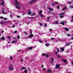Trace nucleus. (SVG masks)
I'll list each match as a JSON object with an SVG mask.
<instances>
[{
	"label": "nucleus",
	"instance_id": "18",
	"mask_svg": "<svg viewBox=\"0 0 73 73\" xmlns=\"http://www.w3.org/2000/svg\"><path fill=\"white\" fill-rule=\"evenodd\" d=\"M65 30L66 31H69V29H68V28H67L66 27H65Z\"/></svg>",
	"mask_w": 73,
	"mask_h": 73
},
{
	"label": "nucleus",
	"instance_id": "46",
	"mask_svg": "<svg viewBox=\"0 0 73 73\" xmlns=\"http://www.w3.org/2000/svg\"><path fill=\"white\" fill-rule=\"evenodd\" d=\"M57 8H58V9H60V6H58Z\"/></svg>",
	"mask_w": 73,
	"mask_h": 73
},
{
	"label": "nucleus",
	"instance_id": "34",
	"mask_svg": "<svg viewBox=\"0 0 73 73\" xmlns=\"http://www.w3.org/2000/svg\"><path fill=\"white\" fill-rule=\"evenodd\" d=\"M16 8H17V9H20V7H19L16 6Z\"/></svg>",
	"mask_w": 73,
	"mask_h": 73
},
{
	"label": "nucleus",
	"instance_id": "21",
	"mask_svg": "<svg viewBox=\"0 0 73 73\" xmlns=\"http://www.w3.org/2000/svg\"><path fill=\"white\" fill-rule=\"evenodd\" d=\"M58 21H56L54 23V24H58Z\"/></svg>",
	"mask_w": 73,
	"mask_h": 73
},
{
	"label": "nucleus",
	"instance_id": "59",
	"mask_svg": "<svg viewBox=\"0 0 73 73\" xmlns=\"http://www.w3.org/2000/svg\"><path fill=\"white\" fill-rule=\"evenodd\" d=\"M58 2H55L54 3V4H58Z\"/></svg>",
	"mask_w": 73,
	"mask_h": 73
},
{
	"label": "nucleus",
	"instance_id": "57",
	"mask_svg": "<svg viewBox=\"0 0 73 73\" xmlns=\"http://www.w3.org/2000/svg\"><path fill=\"white\" fill-rule=\"evenodd\" d=\"M20 36H17V38H20Z\"/></svg>",
	"mask_w": 73,
	"mask_h": 73
},
{
	"label": "nucleus",
	"instance_id": "49",
	"mask_svg": "<svg viewBox=\"0 0 73 73\" xmlns=\"http://www.w3.org/2000/svg\"><path fill=\"white\" fill-rule=\"evenodd\" d=\"M24 15H26V14H25V13H23L22 15H23V16H24Z\"/></svg>",
	"mask_w": 73,
	"mask_h": 73
},
{
	"label": "nucleus",
	"instance_id": "23",
	"mask_svg": "<svg viewBox=\"0 0 73 73\" xmlns=\"http://www.w3.org/2000/svg\"><path fill=\"white\" fill-rule=\"evenodd\" d=\"M39 15L41 17H44V16L42 15H41V14H39Z\"/></svg>",
	"mask_w": 73,
	"mask_h": 73
},
{
	"label": "nucleus",
	"instance_id": "30",
	"mask_svg": "<svg viewBox=\"0 0 73 73\" xmlns=\"http://www.w3.org/2000/svg\"><path fill=\"white\" fill-rule=\"evenodd\" d=\"M57 57H58V58H61V56H60L58 55H57Z\"/></svg>",
	"mask_w": 73,
	"mask_h": 73
},
{
	"label": "nucleus",
	"instance_id": "52",
	"mask_svg": "<svg viewBox=\"0 0 73 73\" xmlns=\"http://www.w3.org/2000/svg\"><path fill=\"white\" fill-rule=\"evenodd\" d=\"M39 42H40L41 43H42V41H41V40H39Z\"/></svg>",
	"mask_w": 73,
	"mask_h": 73
},
{
	"label": "nucleus",
	"instance_id": "36",
	"mask_svg": "<svg viewBox=\"0 0 73 73\" xmlns=\"http://www.w3.org/2000/svg\"><path fill=\"white\" fill-rule=\"evenodd\" d=\"M21 61L22 62H23V61H24V60H23V58H21Z\"/></svg>",
	"mask_w": 73,
	"mask_h": 73
},
{
	"label": "nucleus",
	"instance_id": "58",
	"mask_svg": "<svg viewBox=\"0 0 73 73\" xmlns=\"http://www.w3.org/2000/svg\"><path fill=\"white\" fill-rule=\"evenodd\" d=\"M26 18L27 19H31V17H27Z\"/></svg>",
	"mask_w": 73,
	"mask_h": 73
},
{
	"label": "nucleus",
	"instance_id": "64",
	"mask_svg": "<svg viewBox=\"0 0 73 73\" xmlns=\"http://www.w3.org/2000/svg\"><path fill=\"white\" fill-rule=\"evenodd\" d=\"M71 63L72 65H73V62H71Z\"/></svg>",
	"mask_w": 73,
	"mask_h": 73
},
{
	"label": "nucleus",
	"instance_id": "24",
	"mask_svg": "<svg viewBox=\"0 0 73 73\" xmlns=\"http://www.w3.org/2000/svg\"><path fill=\"white\" fill-rule=\"evenodd\" d=\"M61 50L62 51V52H64V48H61Z\"/></svg>",
	"mask_w": 73,
	"mask_h": 73
},
{
	"label": "nucleus",
	"instance_id": "8",
	"mask_svg": "<svg viewBox=\"0 0 73 73\" xmlns=\"http://www.w3.org/2000/svg\"><path fill=\"white\" fill-rule=\"evenodd\" d=\"M24 69L25 70L26 69V68L25 67H23L21 69V70H24Z\"/></svg>",
	"mask_w": 73,
	"mask_h": 73
},
{
	"label": "nucleus",
	"instance_id": "7",
	"mask_svg": "<svg viewBox=\"0 0 73 73\" xmlns=\"http://www.w3.org/2000/svg\"><path fill=\"white\" fill-rule=\"evenodd\" d=\"M35 1V0H32L30 1V4H33Z\"/></svg>",
	"mask_w": 73,
	"mask_h": 73
},
{
	"label": "nucleus",
	"instance_id": "42",
	"mask_svg": "<svg viewBox=\"0 0 73 73\" xmlns=\"http://www.w3.org/2000/svg\"><path fill=\"white\" fill-rule=\"evenodd\" d=\"M0 19H4V18L3 17H1Z\"/></svg>",
	"mask_w": 73,
	"mask_h": 73
},
{
	"label": "nucleus",
	"instance_id": "5",
	"mask_svg": "<svg viewBox=\"0 0 73 73\" xmlns=\"http://www.w3.org/2000/svg\"><path fill=\"white\" fill-rule=\"evenodd\" d=\"M33 37V35L31 34L29 36H28L26 38H31V37Z\"/></svg>",
	"mask_w": 73,
	"mask_h": 73
},
{
	"label": "nucleus",
	"instance_id": "32",
	"mask_svg": "<svg viewBox=\"0 0 73 73\" xmlns=\"http://www.w3.org/2000/svg\"><path fill=\"white\" fill-rule=\"evenodd\" d=\"M1 40L2 39V40H5V38L4 37H2L1 38H0Z\"/></svg>",
	"mask_w": 73,
	"mask_h": 73
},
{
	"label": "nucleus",
	"instance_id": "26",
	"mask_svg": "<svg viewBox=\"0 0 73 73\" xmlns=\"http://www.w3.org/2000/svg\"><path fill=\"white\" fill-rule=\"evenodd\" d=\"M3 13H4V14H7V13H5L4 11H3V10L2 11Z\"/></svg>",
	"mask_w": 73,
	"mask_h": 73
},
{
	"label": "nucleus",
	"instance_id": "16",
	"mask_svg": "<svg viewBox=\"0 0 73 73\" xmlns=\"http://www.w3.org/2000/svg\"><path fill=\"white\" fill-rule=\"evenodd\" d=\"M10 59L11 60V61H13V57L12 56H10Z\"/></svg>",
	"mask_w": 73,
	"mask_h": 73
},
{
	"label": "nucleus",
	"instance_id": "41",
	"mask_svg": "<svg viewBox=\"0 0 73 73\" xmlns=\"http://www.w3.org/2000/svg\"><path fill=\"white\" fill-rule=\"evenodd\" d=\"M57 50L58 52H59V51H60V50H59V49L57 48Z\"/></svg>",
	"mask_w": 73,
	"mask_h": 73
},
{
	"label": "nucleus",
	"instance_id": "56",
	"mask_svg": "<svg viewBox=\"0 0 73 73\" xmlns=\"http://www.w3.org/2000/svg\"><path fill=\"white\" fill-rule=\"evenodd\" d=\"M12 27L13 28L14 27H15V25H13V26H12Z\"/></svg>",
	"mask_w": 73,
	"mask_h": 73
},
{
	"label": "nucleus",
	"instance_id": "27",
	"mask_svg": "<svg viewBox=\"0 0 73 73\" xmlns=\"http://www.w3.org/2000/svg\"><path fill=\"white\" fill-rule=\"evenodd\" d=\"M42 11H39V14H41V13H42Z\"/></svg>",
	"mask_w": 73,
	"mask_h": 73
},
{
	"label": "nucleus",
	"instance_id": "48",
	"mask_svg": "<svg viewBox=\"0 0 73 73\" xmlns=\"http://www.w3.org/2000/svg\"><path fill=\"white\" fill-rule=\"evenodd\" d=\"M17 17H18V18H20V16L19 15H17Z\"/></svg>",
	"mask_w": 73,
	"mask_h": 73
},
{
	"label": "nucleus",
	"instance_id": "6",
	"mask_svg": "<svg viewBox=\"0 0 73 73\" xmlns=\"http://www.w3.org/2000/svg\"><path fill=\"white\" fill-rule=\"evenodd\" d=\"M28 13H27L28 15H31V14H32V13L31 12V10H29L27 11Z\"/></svg>",
	"mask_w": 73,
	"mask_h": 73
},
{
	"label": "nucleus",
	"instance_id": "43",
	"mask_svg": "<svg viewBox=\"0 0 73 73\" xmlns=\"http://www.w3.org/2000/svg\"><path fill=\"white\" fill-rule=\"evenodd\" d=\"M51 40H54V39H55V38H51Z\"/></svg>",
	"mask_w": 73,
	"mask_h": 73
},
{
	"label": "nucleus",
	"instance_id": "20",
	"mask_svg": "<svg viewBox=\"0 0 73 73\" xmlns=\"http://www.w3.org/2000/svg\"><path fill=\"white\" fill-rule=\"evenodd\" d=\"M24 72L25 73H28V70H27L26 69L25 70Z\"/></svg>",
	"mask_w": 73,
	"mask_h": 73
},
{
	"label": "nucleus",
	"instance_id": "17",
	"mask_svg": "<svg viewBox=\"0 0 73 73\" xmlns=\"http://www.w3.org/2000/svg\"><path fill=\"white\" fill-rule=\"evenodd\" d=\"M50 45V44H48L47 43L45 44L46 46H47V47H48V46H49Z\"/></svg>",
	"mask_w": 73,
	"mask_h": 73
},
{
	"label": "nucleus",
	"instance_id": "28",
	"mask_svg": "<svg viewBox=\"0 0 73 73\" xmlns=\"http://www.w3.org/2000/svg\"><path fill=\"white\" fill-rule=\"evenodd\" d=\"M62 40H63V39H59V40L60 41H62Z\"/></svg>",
	"mask_w": 73,
	"mask_h": 73
},
{
	"label": "nucleus",
	"instance_id": "63",
	"mask_svg": "<svg viewBox=\"0 0 73 73\" xmlns=\"http://www.w3.org/2000/svg\"><path fill=\"white\" fill-rule=\"evenodd\" d=\"M46 70V68H44L43 69V70Z\"/></svg>",
	"mask_w": 73,
	"mask_h": 73
},
{
	"label": "nucleus",
	"instance_id": "47",
	"mask_svg": "<svg viewBox=\"0 0 73 73\" xmlns=\"http://www.w3.org/2000/svg\"><path fill=\"white\" fill-rule=\"evenodd\" d=\"M3 19H5V20H7V18H4Z\"/></svg>",
	"mask_w": 73,
	"mask_h": 73
},
{
	"label": "nucleus",
	"instance_id": "35",
	"mask_svg": "<svg viewBox=\"0 0 73 73\" xmlns=\"http://www.w3.org/2000/svg\"><path fill=\"white\" fill-rule=\"evenodd\" d=\"M55 54H57L58 53L57 52V51L55 50Z\"/></svg>",
	"mask_w": 73,
	"mask_h": 73
},
{
	"label": "nucleus",
	"instance_id": "22",
	"mask_svg": "<svg viewBox=\"0 0 73 73\" xmlns=\"http://www.w3.org/2000/svg\"><path fill=\"white\" fill-rule=\"evenodd\" d=\"M64 23H65L64 21H63L62 22H61L60 23V24H62L63 25H64Z\"/></svg>",
	"mask_w": 73,
	"mask_h": 73
},
{
	"label": "nucleus",
	"instance_id": "60",
	"mask_svg": "<svg viewBox=\"0 0 73 73\" xmlns=\"http://www.w3.org/2000/svg\"><path fill=\"white\" fill-rule=\"evenodd\" d=\"M24 33L26 34V35H27V32H24Z\"/></svg>",
	"mask_w": 73,
	"mask_h": 73
},
{
	"label": "nucleus",
	"instance_id": "10",
	"mask_svg": "<svg viewBox=\"0 0 73 73\" xmlns=\"http://www.w3.org/2000/svg\"><path fill=\"white\" fill-rule=\"evenodd\" d=\"M47 72L48 73H50L52 72V71L50 69H48L47 70Z\"/></svg>",
	"mask_w": 73,
	"mask_h": 73
},
{
	"label": "nucleus",
	"instance_id": "38",
	"mask_svg": "<svg viewBox=\"0 0 73 73\" xmlns=\"http://www.w3.org/2000/svg\"><path fill=\"white\" fill-rule=\"evenodd\" d=\"M67 36H68V37H69V36H70L71 35H69V34H66Z\"/></svg>",
	"mask_w": 73,
	"mask_h": 73
},
{
	"label": "nucleus",
	"instance_id": "9",
	"mask_svg": "<svg viewBox=\"0 0 73 73\" xmlns=\"http://www.w3.org/2000/svg\"><path fill=\"white\" fill-rule=\"evenodd\" d=\"M32 48H33L32 46H31L30 47H28V49H29V50H32Z\"/></svg>",
	"mask_w": 73,
	"mask_h": 73
},
{
	"label": "nucleus",
	"instance_id": "25",
	"mask_svg": "<svg viewBox=\"0 0 73 73\" xmlns=\"http://www.w3.org/2000/svg\"><path fill=\"white\" fill-rule=\"evenodd\" d=\"M12 43H16L17 41H13L12 42Z\"/></svg>",
	"mask_w": 73,
	"mask_h": 73
},
{
	"label": "nucleus",
	"instance_id": "12",
	"mask_svg": "<svg viewBox=\"0 0 73 73\" xmlns=\"http://www.w3.org/2000/svg\"><path fill=\"white\" fill-rule=\"evenodd\" d=\"M36 15V13L34 12L31 15V16H35Z\"/></svg>",
	"mask_w": 73,
	"mask_h": 73
},
{
	"label": "nucleus",
	"instance_id": "1",
	"mask_svg": "<svg viewBox=\"0 0 73 73\" xmlns=\"http://www.w3.org/2000/svg\"><path fill=\"white\" fill-rule=\"evenodd\" d=\"M8 69L9 70H11L12 71L14 69L13 68V67L12 65H10L8 66Z\"/></svg>",
	"mask_w": 73,
	"mask_h": 73
},
{
	"label": "nucleus",
	"instance_id": "62",
	"mask_svg": "<svg viewBox=\"0 0 73 73\" xmlns=\"http://www.w3.org/2000/svg\"><path fill=\"white\" fill-rule=\"evenodd\" d=\"M68 3L69 4H70L71 3H72V2H68Z\"/></svg>",
	"mask_w": 73,
	"mask_h": 73
},
{
	"label": "nucleus",
	"instance_id": "37",
	"mask_svg": "<svg viewBox=\"0 0 73 73\" xmlns=\"http://www.w3.org/2000/svg\"><path fill=\"white\" fill-rule=\"evenodd\" d=\"M65 13H62V14H61L60 15H59L60 16H61V15H64V14Z\"/></svg>",
	"mask_w": 73,
	"mask_h": 73
},
{
	"label": "nucleus",
	"instance_id": "55",
	"mask_svg": "<svg viewBox=\"0 0 73 73\" xmlns=\"http://www.w3.org/2000/svg\"><path fill=\"white\" fill-rule=\"evenodd\" d=\"M11 38V36L7 37V38Z\"/></svg>",
	"mask_w": 73,
	"mask_h": 73
},
{
	"label": "nucleus",
	"instance_id": "19",
	"mask_svg": "<svg viewBox=\"0 0 73 73\" xmlns=\"http://www.w3.org/2000/svg\"><path fill=\"white\" fill-rule=\"evenodd\" d=\"M67 8V7H63V8L62 9V11H64Z\"/></svg>",
	"mask_w": 73,
	"mask_h": 73
},
{
	"label": "nucleus",
	"instance_id": "14",
	"mask_svg": "<svg viewBox=\"0 0 73 73\" xmlns=\"http://www.w3.org/2000/svg\"><path fill=\"white\" fill-rule=\"evenodd\" d=\"M72 44V42L68 43L66 45V46H69V45L70 44Z\"/></svg>",
	"mask_w": 73,
	"mask_h": 73
},
{
	"label": "nucleus",
	"instance_id": "11",
	"mask_svg": "<svg viewBox=\"0 0 73 73\" xmlns=\"http://www.w3.org/2000/svg\"><path fill=\"white\" fill-rule=\"evenodd\" d=\"M72 19H71L70 21L71 22H73V15L72 16Z\"/></svg>",
	"mask_w": 73,
	"mask_h": 73
},
{
	"label": "nucleus",
	"instance_id": "44",
	"mask_svg": "<svg viewBox=\"0 0 73 73\" xmlns=\"http://www.w3.org/2000/svg\"><path fill=\"white\" fill-rule=\"evenodd\" d=\"M46 57H48L49 56V55H46Z\"/></svg>",
	"mask_w": 73,
	"mask_h": 73
},
{
	"label": "nucleus",
	"instance_id": "2",
	"mask_svg": "<svg viewBox=\"0 0 73 73\" xmlns=\"http://www.w3.org/2000/svg\"><path fill=\"white\" fill-rule=\"evenodd\" d=\"M60 64H56V69H60Z\"/></svg>",
	"mask_w": 73,
	"mask_h": 73
},
{
	"label": "nucleus",
	"instance_id": "31",
	"mask_svg": "<svg viewBox=\"0 0 73 73\" xmlns=\"http://www.w3.org/2000/svg\"><path fill=\"white\" fill-rule=\"evenodd\" d=\"M2 3H1V5H3L4 4L3 2V1H1Z\"/></svg>",
	"mask_w": 73,
	"mask_h": 73
},
{
	"label": "nucleus",
	"instance_id": "4",
	"mask_svg": "<svg viewBox=\"0 0 73 73\" xmlns=\"http://www.w3.org/2000/svg\"><path fill=\"white\" fill-rule=\"evenodd\" d=\"M3 21H2L1 22V24H2V25H4V24H8V23H9V22L8 21L5 22L4 23H3Z\"/></svg>",
	"mask_w": 73,
	"mask_h": 73
},
{
	"label": "nucleus",
	"instance_id": "53",
	"mask_svg": "<svg viewBox=\"0 0 73 73\" xmlns=\"http://www.w3.org/2000/svg\"><path fill=\"white\" fill-rule=\"evenodd\" d=\"M39 24H40V25H41V26H42V24H41V23H40Z\"/></svg>",
	"mask_w": 73,
	"mask_h": 73
},
{
	"label": "nucleus",
	"instance_id": "40",
	"mask_svg": "<svg viewBox=\"0 0 73 73\" xmlns=\"http://www.w3.org/2000/svg\"><path fill=\"white\" fill-rule=\"evenodd\" d=\"M70 8H73V6H70Z\"/></svg>",
	"mask_w": 73,
	"mask_h": 73
},
{
	"label": "nucleus",
	"instance_id": "50",
	"mask_svg": "<svg viewBox=\"0 0 73 73\" xmlns=\"http://www.w3.org/2000/svg\"><path fill=\"white\" fill-rule=\"evenodd\" d=\"M44 67V65H43L42 64L41 66V68H42Z\"/></svg>",
	"mask_w": 73,
	"mask_h": 73
},
{
	"label": "nucleus",
	"instance_id": "3",
	"mask_svg": "<svg viewBox=\"0 0 73 73\" xmlns=\"http://www.w3.org/2000/svg\"><path fill=\"white\" fill-rule=\"evenodd\" d=\"M15 4L16 5H20V3H19L17 0H15Z\"/></svg>",
	"mask_w": 73,
	"mask_h": 73
},
{
	"label": "nucleus",
	"instance_id": "61",
	"mask_svg": "<svg viewBox=\"0 0 73 73\" xmlns=\"http://www.w3.org/2000/svg\"><path fill=\"white\" fill-rule=\"evenodd\" d=\"M31 19H35L36 18L34 17H31Z\"/></svg>",
	"mask_w": 73,
	"mask_h": 73
},
{
	"label": "nucleus",
	"instance_id": "51",
	"mask_svg": "<svg viewBox=\"0 0 73 73\" xmlns=\"http://www.w3.org/2000/svg\"><path fill=\"white\" fill-rule=\"evenodd\" d=\"M47 25V24H45L44 26H45V27H46Z\"/></svg>",
	"mask_w": 73,
	"mask_h": 73
},
{
	"label": "nucleus",
	"instance_id": "13",
	"mask_svg": "<svg viewBox=\"0 0 73 73\" xmlns=\"http://www.w3.org/2000/svg\"><path fill=\"white\" fill-rule=\"evenodd\" d=\"M48 9H49L50 11H53V9H52L48 7Z\"/></svg>",
	"mask_w": 73,
	"mask_h": 73
},
{
	"label": "nucleus",
	"instance_id": "29",
	"mask_svg": "<svg viewBox=\"0 0 73 73\" xmlns=\"http://www.w3.org/2000/svg\"><path fill=\"white\" fill-rule=\"evenodd\" d=\"M64 15H63V16H61L60 17V18H63L64 17Z\"/></svg>",
	"mask_w": 73,
	"mask_h": 73
},
{
	"label": "nucleus",
	"instance_id": "39",
	"mask_svg": "<svg viewBox=\"0 0 73 73\" xmlns=\"http://www.w3.org/2000/svg\"><path fill=\"white\" fill-rule=\"evenodd\" d=\"M54 61V60H53V59L52 58H51V61L52 62H53Z\"/></svg>",
	"mask_w": 73,
	"mask_h": 73
},
{
	"label": "nucleus",
	"instance_id": "54",
	"mask_svg": "<svg viewBox=\"0 0 73 73\" xmlns=\"http://www.w3.org/2000/svg\"><path fill=\"white\" fill-rule=\"evenodd\" d=\"M14 33H17V31H15L14 32Z\"/></svg>",
	"mask_w": 73,
	"mask_h": 73
},
{
	"label": "nucleus",
	"instance_id": "15",
	"mask_svg": "<svg viewBox=\"0 0 73 73\" xmlns=\"http://www.w3.org/2000/svg\"><path fill=\"white\" fill-rule=\"evenodd\" d=\"M62 60L64 62H66L67 60L64 59H62Z\"/></svg>",
	"mask_w": 73,
	"mask_h": 73
},
{
	"label": "nucleus",
	"instance_id": "33",
	"mask_svg": "<svg viewBox=\"0 0 73 73\" xmlns=\"http://www.w3.org/2000/svg\"><path fill=\"white\" fill-rule=\"evenodd\" d=\"M42 56H46V54L42 53Z\"/></svg>",
	"mask_w": 73,
	"mask_h": 73
},
{
	"label": "nucleus",
	"instance_id": "45",
	"mask_svg": "<svg viewBox=\"0 0 73 73\" xmlns=\"http://www.w3.org/2000/svg\"><path fill=\"white\" fill-rule=\"evenodd\" d=\"M49 31H52L53 30H52V29H49Z\"/></svg>",
	"mask_w": 73,
	"mask_h": 73
}]
</instances>
